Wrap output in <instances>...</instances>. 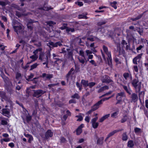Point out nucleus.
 <instances>
[{"label": "nucleus", "mask_w": 148, "mask_h": 148, "mask_svg": "<svg viewBox=\"0 0 148 148\" xmlns=\"http://www.w3.org/2000/svg\"><path fill=\"white\" fill-rule=\"evenodd\" d=\"M72 97L73 98L79 99V96L78 94L75 93L72 96Z\"/></svg>", "instance_id": "41"}, {"label": "nucleus", "mask_w": 148, "mask_h": 148, "mask_svg": "<svg viewBox=\"0 0 148 148\" xmlns=\"http://www.w3.org/2000/svg\"><path fill=\"white\" fill-rule=\"evenodd\" d=\"M60 141L62 143H64L66 141V140L64 137H61L60 138Z\"/></svg>", "instance_id": "63"}, {"label": "nucleus", "mask_w": 148, "mask_h": 148, "mask_svg": "<svg viewBox=\"0 0 148 148\" xmlns=\"http://www.w3.org/2000/svg\"><path fill=\"white\" fill-rule=\"evenodd\" d=\"M75 3L77 5H78L80 6H82L83 4L82 2L81 1H79L76 2Z\"/></svg>", "instance_id": "48"}, {"label": "nucleus", "mask_w": 148, "mask_h": 148, "mask_svg": "<svg viewBox=\"0 0 148 148\" xmlns=\"http://www.w3.org/2000/svg\"><path fill=\"white\" fill-rule=\"evenodd\" d=\"M143 47V46L140 45L138 47H137L136 48V50L137 52H138V51L140 50Z\"/></svg>", "instance_id": "57"}, {"label": "nucleus", "mask_w": 148, "mask_h": 148, "mask_svg": "<svg viewBox=\"0 0 148 148\" xmlns=\"http://www.w3.org/2000/svg\"><path fill=\"white\" fill-rule=\"evenodd\" d=\"M16 15L18 17H20L23 15H26V14H21V13L20 12H18V11H16Z\"/></svg>", "instance_id": "39"}, {"label": "nucleus", "mask_w": 148, "mask_h": 148, "mask_svg": "<svg viewBox=\"0 0 148 148\" xmlns=\"http://www.w3.org/2000/svg\"><path fill=\"white\" fill-rule=\"evenodd\" d=\"M8 146L11 148H13L14 147V145L13 143H11L8 144Z\"/></svg>", "instance_id": "62"}, {"label": "nucleus", "mask_w": 148, "mask_h": 148, "mask_svg": "<svg viewBox=\"0 0 148 148\" xmlns=\"http://www.w3.org/2000/svg\"><path fill=\"white\" fill-rule=\"evenodd\" d=\"M2 114L4 116L8 117L9 116L10 112L8 109L4 108L2 110Z\"/></svg>", "instance_id": "17"}, {"label": "nucleus", "mask_w": 148, "mask_h": 148, "mask_svg": "<svg viewBox=\"0 0 148 148\" xmlns=\"http://www.w3.org/2000/svg\"><path fill=\"white\" fill-rule=\"evenodd\" d=\"M123 129H119L117 130H115L112 131V132H110L108 134V135L107 137H106V139H108L111 136H112L114 135L115 134L119 132L120 131H122Z\"/></svg>", "instance_id": "9"}, {"label": "nucleus", "mask_w": 148, "mask_h": 148, "mask_svg": "<svg viewBox=\"0 0 148 148\" xmlns=\"http://www.w3.org/2000/svg\"><path fill=\"white\" fill-rule=\"evenodd\" d=\"M21 77V74L19 73H17L16 75V78L17 79H19Z\"/></svg>", "instance_id": "53"}, {"label": "nucleus", "mask_w": 148, "mask_h": 148, "mask_svg": "<svg viewBox=\"0 0 148 148\" xmlns=\"http://www.w3.org/2000/svg\"><path fill=\"white\" fill-rule=\"evenodd\" d=\"M89 62L92 64L94 65L95 66H96V64L93 60H91Z\"/></svg>", "instance_id": "58"}, {"label": "nucleus", "mask_w": 148, "mask_h": 148, "mask_svg": "<svg viewBox=\"0 0 148 148\" xmlns=\"http://www.w3.org/2000/svg\"><path fill=\"white\" fill-rule=\"evenodd\" d=\"M8 122L6 120H2L1 121V124L3 125H6L7 124Z\"/></svg>", "instance_id": "45"}, {"label": "nucleus", "mask_w": 148, "mask_h": 148, "mask_svg": "<svg viewBox=\"0 0 148 148\" xmlns=\"http://www.w3.org/2000/svg\"><path fill=\"white\" fill-rule=\"evenodd\" d=\"M101 104H102L99 101L95 104L92 107V108L93 109V110L95 111L99 107L100 105Z\"/></svg>", "instance_id": "14"}, {"label": "nucleus", "mask_w": 148, "mask_h": 148, "mask_svg": "<svg viewBox=\"0 0 148 148\" xmlns=\"http://www.w3.org/2000/svg\"><path fill=\"white\" fill-rule=\"evenodd\" d=\"M62 44L60 42H58L54 43L53 42H50L47 44V45L50 47V45H51L53 47H57L58 46H61Z\"/></svg>", "instance_id": "12"}, {"label": "nucleus", "mask_w": 148, "mask_h": 148, "mask_svg": "<svg viewBox=\"0 0 148 148\" xmlns=\"http://www.w3.org/2000/svg\"><path fill=\"white\" fill-rule=\"evenodd\" d=\"M10 141V139L8 138H3L1 139V142L2 143L3 141L5 142H8Z\"/></svg>", "instance_id": "43"}, {"label": "nucleus", "mask_w": 148, "mask_h": 148, "mask_svg": "<svg viewBox=\"0 0 148 148\" xmlns=\"http://www.w3.org/2000/svg\"><path fill=\"white\" fill-rule=\"evenodd\" d=\"M103 140L102 138L99 139L97 141V143L99 144H102L103 143Z\"/></svg>", "instance_id": "50"}, {"label": "nucleus", "mask_w": 148, "mask_h": 148, "mask_svg": "<svg viewBox=\"0 0 148 148\" xmlns=\"http://www.w3.org/2000/svg\"><path fill=\"white\" fill-rule=\"evenodd\" d=\"M94 111V110H93V109L92 108L91 109L88 111V112H87L86 114H90L92 112Z\"/></svg>", "instance_id": "61"}, {"label": "nucleus", "mask_w": 148, "mask_h": 148, "mask_svg": "<svg viewBox=\"0 0 148 148\" xmlns=\"http://www.w3.org/2000/svg\"><path fill=\"white\" fill-rule=\"evenodd\" d=\"M81 84L85 87L88 86V82L84 79H82L81 81Z\"/></svg>", "instance_id": "24"}, {"label": "nucleus", "mask_w": 148, "mask_h": 148, "mask_svg": "<svg viewBox=\"0 0 148 148\" xmlns=\"http://www.w3.org/2000/svg\"><path fill=\"white\" fill-rule=\"evenodd\" d=\"M142 55V53L139 54L133 59V62L134 64H137V60H139L141 58Z\"/></svg>", "instance_id": "13"}, {"label": "nucleus", "mask_w": 148, "mask_h": 148, "mask_svg": "<svg viewBox=\"0 0 148 148\" xmlns=\"http://www.w3.org/2000/svg\"><path fill=\"white\" fill-rule=\"evenodd\" d=\"M73 51H68V56H69V58H70V60L72 61H73Z\"/></svg>", "instance_id": "28"}, {"label": "nucleus", "mask_w": 148, "mask_h": 148, "mask_svg": "<svg viewBox=\"0 0 148 148\" xmlns=\"http://www.w3.org/2000/svg\"><path fill=\"white\" fill-rule=\"evenodd\" d=\"M50 55L49 52H48V55L46 56L45 55L44 53L42 52L40 53L39 59L42 61H47L48 58V56L49 57Z\"/></svg>", "instance_id": "5"}, {"label": "nucleus", "mask_w": 148, "mask_h": 148, "mask_svg": "<svg viewBox=\"0 0 148 148\" xmlns=\"http://www.w3.org/2000/svg\"><path fill=\"white\" fill-rule=\"evenodd\" d=\"M134 132L138 134L141 132V130L140 129L136 127L134 129Z\"/></svg>", "instance_id": "37"}, {"label": "nucleus", "mask_w": 148, "mask_h": 148, "mask_svg": "<svg viewBox=\"0 0 148 148\" xmlns=\"http://www.w3.org/2000/svg\"><path fill=\"white\" fill-rule=\"evenodd\" d=\"M78 59L79 62L82 64H84V63L85 60H86L85 58V59L84 58V59H80V58H79Z\"/></svg>", "instance_id": "46"}, {"label": "nucleus", "mask_w": 148, "mask_h": 148, "mask_svg": "<svg viewBox=\"0 0 148 148\" xmlns=\"http://www.w3.org/2000/svg\"><path fill=\"white\" fill-rule=\"evenodd\" d=\"M34 22L32 20H30L29 22L27 24V27L29 29H30V30H32L33 27H32L31 25H29V24H30L31 23H33Z\"/></svg>", "instance_id": "33"}, {"label": "nucleus", "mask_w": 148, "mask_h": 148, "mask_svg": "<svg viewBox=\"0 0 148 148\" xmlns=\"http://www.w3.org/2000/svg\"><path fill=\"white\" fill-rule=\"evenodd\" d=\"M86 53L87 56H88L89 54H91L92 53V51L89 50H86Z\"/></svg>", "instance_id": "55"}, {"label": "nucleus", "mask_w": 148, "mask_h": 148, "mask_svg": "<svg viewBox=\"0 0 148 148\" xmlns=\"http://www.w3.org/2000/svg\"><path fill=\"white\" fill-rule=\"evenodd\" d=\"M110 116V114H106L104 116L101 117L99 120V122L100 123H102L105 120L108 119Z\"/></svg>", "instance_id": "18"}, {"label": "nucleus", "mask_w": 148, "mask_h": 148, "mask_svg": "<svg viewBox=\"0 0 148 148\" xmlns=\"http://www.w3.org/2000/svg\"><path fill=\"white\" fill-rule=\"evenodd\" d=\"M33 138L32 136L31 135L29 137V140L28 141L29 143H30L33 140Z\"/></svg>", "instance_id": "60"}, {"label": "nucleus", "mask_w": 148, "mask_h": 148, "mask_svg": "<svg viewBox=\"0 0 148 148\" xmlns=\"http://www.w3.org/2000/svg\"><path fill=\"white\" fill-rule=\"evenodd\" d=\"M84 126V124H81L76 130V134L77 135H80L82 132V128H83Z\"/></svg>", "instance_id": "10"}, {"label": "nucleus", "mask_w": 148, "mask_h": 148, "mask_svg": "<svg viewBox=\"0 0 148 148\" xmlns=\"http://www.w3.org/2000/svg\"><path fill=\"white\" fill-rule=\"evenodd\" d=\"M134 143L132 140H130L128 141L127 143V147L130 148L133 147L134 146Z\"/></svg>", "instance_id": "22"}, {"label": "nucleus", "mask_w": 148, "mask_h": 148, "mask_svg": "<svg viewBox=\"0 0 148 148\" xmlns=\"http://www.w3.org/2000/svg\"><path fill=\"white\" fill-rule=\"evenodd\" d=\"M90 118L89 116H86L85 119V120L88 123L90 121Z\"/></svg>", "instance_id": "51"}, {"label": "nucleus", "mask_w": 148, "mask_h": 148, "mask_svg": "<svg viewBox=\"0 0 148 148\" xmlns=\"http://www.w3.org/2000/svg\"><path fill=\"white\" fill-rule=\"evenodd\" d=\"M128 136L127 134V133H123L122 136V139L123 141H127L128 139Z\"/></svg>", "instance_id": "25"}, {"label": "nucleus", "mask_w": 148, "mask_h": 148, "mask_svg": "<svg viewBox=\"0 0 148 148\" xmlns=\"http://www.w3.org/2000/svg\"><path fill=\"white\" fill-rule=\"evenodd\" d=\"M76 85L77 87L79 88V90H81L82 89V86L79 83L76 82Z\"/></svg>", "instance_id": "49"}, {"label": "nucleus", "mask_w": 148, "mask_h": 148, "mask_svg": "<svg viewBox=\"0 0 148 148\" xmlns=\"http://www.w3.org/2000/svg\"><path fill=\"white\" fill-rule=\"evenodd\" d=\"M67 25L66 24H64L63 25V26H62L60 27V29L62 30H63L66 28Z\"/></svg>", "instance_id": "64"}, {"label": "nucleus", "mask_w": 148, "mask_h": 148, "mask_svg": "<svg viewBox=\"0 0 148 148\" xmlns=\"http://www.w3.org/2000/svg\"><path fill=\"white\" fill-rule=\"evenodd\" d=\"M30 58L32 59V61L31 62L36 60L38 58V56L36 55H34L31 56Z\"/></svg>", "instance_id": "29"}, {"label": "nucleus", "mask_w": 148, "mask_h": 148, "mask_svg": "<svg viewBox=\"0 0 148 148\" xmlns=\"http://www.w3.org/2000/svg\"><path fill=\"white\" fill-rule=\"evenodd\" d=\"M125 95L123 92L118 93L116 97V99L117 100L116 104L121 103L122 98L125 97Z\"/></svg>", "instance_id": "4"}, {"label": "nucleus", "mask_w": 148, "mask_h": 148, "mask_svg": "<svg viewBox=\"0 0 148 148\" xmlns=\"http://www.w3.org/2000/svg\"><path fill=\"white\" fill-rule=\"evenodd\" d=\"M46 24L49 26L52 27L53 26L56 24V23L52 21H49L46 23Z\"/></svg>", "instance_id": "30"}, {"label": "nucleus", "mask_w": 148, "mask_h": 148, "mask_svg": "<svg viewBox=\"0 0 148 148\" xmlns=\"http://www.w3.org/2000/svg\"><path fill=\"white\" fill-rule=\"evenodd\" d=\"M53 135V133L50 130H48L45 134V137L47 138L51 137Z\"/></svg>", "instance_id": "20"}, {"label": "nucleus", "mask_w": 148, "mask_h": 148, "mask_svg": "<svg viewBox=\"0 0 148 148\" xmlns=\"http://www.w3.org/2000/svg\"><path fill=\"white\" fill-rule=\"evenodd\" d=\"M82 115L84 116V115L83 114L80 113L78 115H77L75 116L76 117L78 118V119L77 120V121H81L83 120V118Z\"/></svg>", "instance_id": "27"}, {"label": "nucleus", "mask_w": 148, "mask_h": 148, "mask_svg": "<svg viewBox=\"0 0 148 148\" xmlns=\"http://www.w3.org/2000/svg\"><path fill=\"white\" fill-rule=\"evenodd\" d=\"M12 26L15 32L18 33L21 30L22 25L17 21L13 20L12 21Z\"/></svg>", "instance_id": "1"}, {"label": "nucleus", "mask_w": 148, "mask_h": 148, "mask_svg": "<svg viewBox=\"0 0 148 148\" xmlns=\"http://www.w3.org/2000/svg\"><path fill=\"white\" fill-rule=\"evenodd\" d=\"M108 100V98H107V97H106L103 98L100 100L99 101L102 104L103 103V101H104L107 100Z\"/></svg>", "instance_id": "56"}, {"label": "nucleus", "mask_w": 148, "mask_h": 148, "mask_svg": "<svg viewBox=\"0 0 148 148\" xmlns=\"http://www.w3.org/2000/svg\"><path fill=\"white\" fill-rule=\"evenodd\" d=\"M132 84L137 92L140 91L141 88V84L140 82L138 81V78H136L134 79L132 82Z\"/></svg>", "instance_id": "2"}, {"label": "nucleus", "mask_w": 148, "mask_h": 148, "mask_svg": "<svg viewBox=\"0 0 148 148\" xmlns=\"http://www.w3.org/2000/svg\"><path fill=\"white\" fill-rule=\"evenodd\" d=\"M131 98L133 101H135L137 100L138 97L136 94L134 93L132 94Z\"/></svg>", "instance_id": "26"}, {"label": "nucleus", "mask_w": 148, "mask_h": 148, "mask_svg": "<svg viewBox=\"0 0 148 148\" xmlns=\"http://www.w3.org/2000/svg\"><path fill=\"white\" fill-rule=\"evenodd\" d=\"M74 72V69L73 68H71L66 76V77L67 81L69 79H72Z\"/></svg>", "instance_id": "7"}, {"label": "nucleus", "mask_w": 148, "mask_h": 148, "mask_svg": "<svg viewBox=\"0 0 148 148\" xmlns=\"http://www.w3.org/2000/svg\"><path fill=\"white\" fill-rule=\"evenodd\" d=\"M123 76L125 79H127L128 78H129L130 80L132 79V77L131 74L130 73H125L123 74Z\"/></svg>", "instance_id": "15"}, {"label": "nucleus", "mask_w": 148, "mask_h": 148, "mask_svg": "<svg viewBox=\"0 0 148 148\" xmlns=\"http://www.w3.org/2000/svg\"><path fill=\"white\" fill-rule=\"evenodd\" d=\"M133 71H135L137 73L138 72V69L137 66H133Z\"/></svg>", "instance_id": "47"}, {"label": "nucleus", "mask_w": 148, "mask_h": 148, "mask_svg": "<svg viewBox=\"0 0 148 148\" xmlns=\"http://www.w3.org/2000/svg\"><path fill=\"white\" fill-rule=\"evenodd\" d=\"M103 48L104 51L106 53L108 56V58H107L108 60V64L110 66H111L112 64V58L111 57L110 53L108 51L107 47L105 46H103Z\"/></svg>", "instance_id": "3"}, {"label": "nucleus", "mask_w": 148, "mask_h": 148, "mask_svg": "<svg viewBox=\"0 0 148 148\" xmlns=\"http://www.w3.org/2000/svg\"><path fill=\"white\" fill-rule=\"evenodd\" d=\"M106 22L105 21H102L101 22H100L98 23V24L99 25H102L105 24L106 23Z\"/></svg>", "instance_id": "54"}, {"label": "nucleus", "mask_w": 148, "mask_h": 148, "mask_svg": "<svg viewBox=\"0 0 148 148\" xmlns=\"http://www.w3.org/2000/svg\"><path fill=\"white\" fill-rule=\"evenodd\" d=\"M78 18H85L87 19V17L86 15H80L78 16Z\"/></svg>", "instance_id": "44"}, {"label": "nucleus", "mask_w": 148, "mask_h": 148, "mask_svg": "<svg viewBox=\"0 0 148 148\" xmlns=\"http://www.w3.org/2000/svg\"><path fill=\"white\" fill-rule=\"evenodd\" d=\"M42 49L41 48H39L33 51V53L34 55H36L38 53V52H40V53L42 52Z\"/></svg>", "instance_id": "35"}, {"label": "nucleus", "mask_w": 148, "mask_h": 148, "mask_svg": "<svg viewBox=\"0 0 148 148\" xmlns=\"http://www.w3.org/2000/svg\"><path fill=\"white\" fill-rule=\"evenodd\" d=\"M42 76L44 78L50 79L52 77L53 75L52 74H46L45 73H44L42 74Z\"/></svg>", "instance_id": "21"}, {"label": "nucleus", "mask_w": 148, "mask_h": 148, "mask_svg": "<svg viewBox=\"0 0 148 148\" xmlns=\"http://www.w3.org/2000/svg\"><path fill=\"white\" fill-rule=\"evenodd\" d=\"M53 58L54 59H56V61H55V65H56V64H58L59 63H60L62 61L58 58H54L56 57V55L55 54H53Z\"/></svg>", "instance_id": "23"}, {"label": "nucleus", "mask_w": 148, "mask_h": 148, "mask_svg": "<svg viewBox=\"0 0 148 148\" xmlns=\"http://www.w3.org/2000/svg\"><path fill=\"white\" fill-rule=\"evenodd\" d=\"M98 119V117H96L92 118L91 121V123L92 124V127L94 129L97 128L99 125V123L97 122Z\"/></svg>", "instance_id": "6"}, {"label": "nucleus", "mask_w": 148, "mask_h": 148, "mask_svg": "<svg viewBox=\"0 0 148 148\" xmlns=\"http://www.w3.org/2000/svg\"><path fill=\"white\" fill-rule=\"evenodd\" d=\"M39 65L37 63H35L31 66V68L30 70H32L36 68Z\"/></svg>", "instance_id": "34"}, {"label": "nucleus", "mask_w": 148, "mask_h": 148, "mask_svg": "<svg viewBox=\"0 0 148 148\" xmlns=\"http://www.w3.org/2000/svg\"><path fill=\"white\" fill-rule=\"evenodd\" d=\"M34 94L33 96L36 97H39L45 92V91H43L41 90H34Z\"/></svg>", "instance_id": "8"}, {"label": "nucleus", "mask_w": 148, "mask_h": 148, "mask_svg": "<svg viewBox=\"0 0 148 148\" xmlns=\"http://www.w3.org/2000/svg\"><path fill=\"white\" fill-rule=\"evenodd\" d=\"M79 55L85 59V57L84 56V53L83 51L81 50L79 51Z\"/></svg>", "instance_id": "42"}, {"label": "nucleus", "mask_w": 148, "mask_h": 148, "mask_svg": "<svg viewBox=\"0 0 148 148\" xmlns=\"http://www.w3.org/2000/svg\"><path fill=\"white\" fill-rule=\"evenodd\" d=\"M101 80L103 83H109L112 81L110 79L108 76L106 75L103 77V78L101 79Z\"/></svg>", "instance_id": "11"}, {"label": "nucleus", "mask_w": 148, "mask_h": 148, "mask_svg": "<svg viewBox=\"0 0 148 148\" xmlns=\"http://www.w3.org/2000/svg\"><path fill=\"white\" fill-rule=\"evenodd\" d=\"M69 50V48L67 46H65V47L63 48L62 49L61 53H65L66 52V51H68Z\"/></svg>", "instance_id": "32"}, {"label": "nucleus", "mask_w": 148, "mask_h": 148, "mask_svg": "<svg viewBox=\"0 0 148 148\" xmlns=\"http://www.w3.org/2000/svg\"><path fill=\"white\" fill-rule=\"evenodd\" d=\"M95 83L94 82H91L88 83V86L90 88H91L95 84Z\"/></svg>", "instance_id": "40"}, {"label": "nucleus", "mask_w": 148, "mask_h": 148, "mask_svg": "<svg viewBox=\"0 0 148 148\" xmlns=\"http://www.w3.org/2000/svg\"><path fill=\"white\" fill-rule=\"evenodd\" d=\"M117 3L115 1H114L110 3V5H111L115 9H116L117 6L116 5V4Z\"/></svg>", "instance_id": "36"}, {"label": "nucleus", "mask_w": 148, "mask_h": 148, "mask_svg": "<svg viewBox=\"0 0 148 148\" xmlns=\"http://www.w3.org/2000/svg\"><path fill=\"white\" fill-rule=\"evenodd\" d=\"M128 119V116L127 114H125L123 116V117L120 120L121 123H123L126 122Z\"/></svg>", "instance_id": "19"}, {"label": "nucleus", "mask_w": 148, "mask_h": 148, "mask_svg": "<svg viewBox=\"0 0 148 148\" xmlns=\"http://www.w3.org/2000/svg\"><path fill=\"white\" fill-rule=\"evenodd\" d=\"M87 40H90V41H97L98 40V38L95 37H93L92 35L88 36L87 38Z\"/></svg>", "instance_id": "16"}, {"label": "nucleus", "mask_w": 148, "mask_h": 148, "mask_svg": "<svg viewBox=\"0 0 148 148\" xmlns=\"http://www.w3.org/2000/svg\"><path fill=\"white\" fill-rule=\"evenodd\" d=\"M75 29L73 28L67 27L66 28V32L69 34H70L71 32H74Z\"/></svg>", "instance_id": "31"}, {"label": "nucleus", "mask_w": 148, "mask_h": 148, "mask_svg": "<svg viewBox=\"0 0 148 148\" xmlns=\"http://www.w3.org/2000/svg\"><path fill=\"white\" fill-rule=\"evenodd\" d=\"M51 8L50 7H49V8H46V7H44L42 8H40L39 10H41L42 9H43V10H49L50 9H51Z\"/></svg>", "instance_id": "52"}, {"label": "nucleus", "mask_w": 148, "mask_h": 148, "mask_svg": "<svg viewBox=\"0 0 148 148\" xmlns=\"http://www.w3.org/2000/svg\"><path fill=\"white\" fill-rule=\"evenodd\" d=\"M84 141V140L83 138H81L79 139L77 142L78 143H80L83 142Z\"/></svg>", "instance_id": "59"}, {"label": "nucleus", "mask_w": 148, "mask_h": 148, "mask_svg": "<svg viewBox=\"0 0 148 148\" xmlns=\"http://www.w3.org/2000/svg\"><path fill=\"white\" fill-rule=\"evenodd\" d=\"M119 114V112L118 111L114 112H113V113L111 114V117L114 118H116L117 116V115Z\"/></svg>", "instance_id": "38"}]
</instances>
